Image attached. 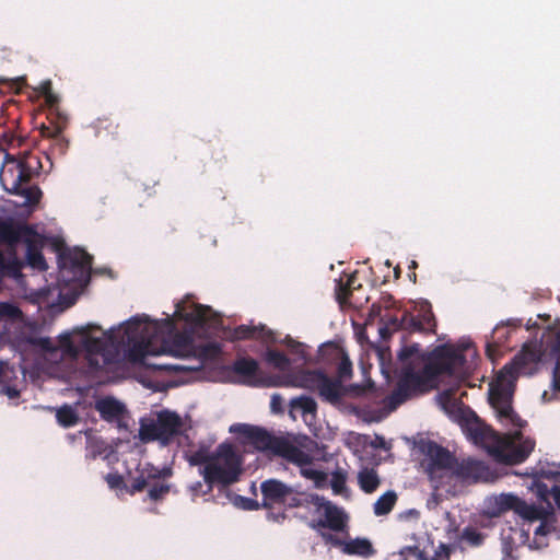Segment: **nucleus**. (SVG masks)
<instances>
[{"label":"nucleus","instance_id":"4be33fe9","mask_svg":"<svg viewBox=\"0 0 560 560\" xmlns=\"http://www.w3.org/2000/svg\"><path fill=\"white\" fill-rule=\"evenodd\" d=\"M23 244L26 246L27 264L34 269L46 271L48 269V265L42 253V242L38 240L37 232L34 230L33 235Z\"/></svg>","mask_w":560,"mask_h":560},{"label":"nucleus","instance_id":"cd10ccee","mask_svg":"<svg viewBox=\"0 0 560 560\" xmlns=\"http://www.w3.org/2000/svg\"><path fill=\"white\" fill-rule=\"evenodd\" d=\"M358 482L362 491L373 493L380 486V478L372 468H363L359 471Z\"/></svg>","mask_w":560,"mask_h":560},{"label":"nucleus","instance_id":"e2e57ef3","mask_svg":"<svg viewBox=\"0 0 560 560\" xmlns=\"http://www.w3.org/2000/svg\"><path fill=\"white\" fill-rule=\"evenodd\" d=\"M271 410L279 412L282 410V398L279 394H273L270 401Z\"/></svg>","mask_w":560,"mask_h":560},{"label":"nucleus","instance_id":"a211bd4d","mask_svg":"<svg viewBox=\"0 0 560 560\" xmlns=\"http://www.w3.org/2000/svg\"><path fill=\"white\" fill-rule=\"evenodd\" d=\"M425 456L430 459L429 469H445L452 467L454 457L450 451L433 441H429L423 448Z\"/></svg>","mask_w":560,"mask_h":560},{"label":"nucleus","instance_id":"e433bc0d","mask_svg":"<svg viewBox=\"0 0 560 560\" xmlns=\"http://www.w3.org/2000/svg\"><path fill=\"white\" fill-rule=\"evenodd\" d=\"M451 553L452 549L448 545L440 544L431 558L427 557L425 552L421 549L416 552L415 557L418 560H451Z\"/></svg>","mask_w":560,"mask_h":560},{"label":"nucleus","instance_id":"39448f33","mask_svg":"<svg viewBox=\"0 0 560 560\" xmlns=\"http://www.w3.org/2000/svg\"><path fill=\"white\" fill-rule=\"evenodd\" d=\"M125 332L128 342L132 343L131 355L135 360H142L150 354L184 357L180 346L186 342V339L182 336H177L172 346L163 345L159 350L154 349L153 345L159 339L160 327L158 322L149 320L148 317L131 318L126 324Z\"/></svg>","mask_w":560,"mask_h":560},{"label":"nucleus","instance_id":"c9c22d12","mask_svg":"<svg viewBox=\"0 0 560 560\" xmlns=\"http://www.w3.org/2000/svg\"><path fill=\"white\" fill-rule=\"evenodd\" d=\"M300 472L304 478L313 480L316 488H324L327 485L328 475L322 470L305 466Z\"/></svg>","mask_w":560,"mask_h":560},{"label":"nucleus","instance_id":"393cba45","mask_svg":"<svg viewBox=\"0 0 560 560\" xmlns=\"http://www.w3.org/2000/svg\"><path fill=\"white\" fill-rule=\"evenodd\" d=\"M176 312L180 314L184 320L196 326L203 327L209 320V313L211 312V308L201 304H192L191 308L187 311L182 307L180 304H177Z\"/></svg>","mask_w":560,"mask_h":560},{"label":"nucleus","instance_id":"3c124183","mask_svg":"<svg viewBox=\"0 0 560 560\" xmlns=\"http://www.w3.org/2000/svg\"><path fill=\"white\" fill-rule=\"evenodd\" d=\"M60 347L69 354L75 355L78 353V348L74 346L71 335L66 332L60 335L59 337Z\"/></svg>","mask_w":560,"mask_h":560},{"label":"nucleus","instance_id":"680f3d73","mask_svg":"<svg viewBox=\"0 0 560 560\" xmlns=\"http://www.w3.org/2000/svg\"><path fill=\"white\" fill-rule=\"evenodd\" d=\"M2 394L7 395L10 399H15L20 396V389L14 385H3Z\"/></svg>","mask_w":560,"mask_h":560},{"label":"nucleus","instance_id":"7c9ffc66","mask_svg":"<svg viewBox=\"0 0 560 560\" xmlns=\"http://www.w3.org/2000/svg\"><path fill=\"white\" fill-rule=\"evenodd\" d=\"M397 501V494L394 491H387L382 494L374 503V514L383 516L388 514Z\"/></svg>","mask_w":560,"mask_h":560},{"label":"nucleus","instance_id":"a878e982","mask_svg":"<svg viewBox=\"0 0 560 560\" xmlns=\"http://www.w3.org/2000/svg\"><path fill=\"white\" fill-rule=\"evenodd\" d=\"M325 372L320 370H304L295 375L294 386L317 393Z\"/></svg>","mask_w":560,"mask_h":560},{"label":"nucleus","instance_id":"4c0bfd02","mask_svg":"<svg viewBox=\"0 0 560 560\" xmlns=\"http://www.w3.org/2000/svg\"><path fill=\"white\" fill-rule=\"evenodd\" d=\"M266 360L268 363L279 370H285L290 365L289 358L283 352L278 350H267Z\"/></svg>","mask_w":560,"mask_h":560},{"label":"nucleus","instance_id":"7ed1b4c3","mask_svg":"<svg viewBox=\"0 0 560 560\" xmlns=\"http://www.w3.org/2000/svg\"><path fill=\"white\" fill-rule=\"evenodd\" d=\"M527 477L535 479L534 486L539 498L549 502L548 500L551 497L560 510V470L550 466L534 468L530 472L527 471ZM535 522H539V524L534 529L533 541L527 545L530 549L538 550L547 547L549 544L548 536L552 533L560 536L557 515L550 503L547 506L527 504V525Z\"/></svg>","mask_w":560,"mask_h":560},{"label":"nucleus","instance_id":"2eb2a0df","mask_svg":"<svg viewBox=\"0 0 560 560\" xmlns=\"http://www.w3.org/2000/svg\"><path fill=\"white\" fill-rule=\"evenodd\" d=\"M502 560H517L521 558L520 549L525 545V529L523 526H509L502 529Z\"/></svg>","mask_w":560,"mask_h":560},{"label":"nucleus","instance_id":"c03bdc74","mask_svg":"<svg viewBox=\"0 0 560 560\" xmlns=\"http://www.w3.org/2000/svg\"><path fill=\"white\" fill-rule=\"evenodd\" d=\"M402 325H405V329L409 331H425L420 318L409 313L402 315Z\"/></svg>","mask_w":560,"mask_h":560},{"label":"nucleus","instance_id":"423d86ee","mask_svg":"<svg viewBox=\"0 0 560 560\" xmlns=\"http://www.w3.org/2000/svg\"><path fill=\"white\" fill-rule=\"evenodd\" d=\"M210 493L214 486L230 487L240 481L243 474V457L231 443H221L212 452V460L199 469Z\"/></svg>","mask_w":560,"mask_h":560},{"label":"nucleus","instance_id":"49530a36","mask_svg":"<svg viewBox=\"0 0 560 560\" xmlns=\"http://www.w3.org/2000/svg\"><path fill=\"white\" fill-rule=\"evenodd\" d=\"M417 316L423 323V328L425 329V332H435L436 322L431 308L424 310Z\"/></svg>","mask_w":560,"mask_h":560},{"label":"nucleus","instance_id":"a18cd8bd","mask_svg":"<svg viewBox=\"0 0 560 560\" xmlns=\"http://www.w3.org/2000/svg\"><path fill=\"white\" fill-rule=\"evenodd\" d=\"M16 378V372L14 366L10 365L7 362L0 361V384L9 385L11 381Z\"/></svg>","mask_w":560,"mask_h":560},{"label":"nucleus","instance_id":"09e8293b","mask_svg":"<svg viewBox=\"0 0 560 560\" xmlns=\"http://www.w3.org/2000/svg\"><path fill=\"white\" fill-rule=\"evenodd\" d=\"M212 460V453H206L203 451L195 452L190 458L189 463L192 466H208Z\"/></svg>","mask_w":560,"mask_h":560},{"label":"nucleus","instance_id":"f03ea898","mask_svg":"<svg viewBox=\"0 0 560 560\" xmlns=\"http://www.w3.org/2000/svg\"><path fill=\"white\" fill-rule=\"evenodd\" d=\"M465 347L456 348L450 343L436 346L424 352L419 343L404 346L397 353L400 371L392 399L396 404L429 393L438 386L439 377L453 376L459 372L466 358Z\"/></svg>","mask_w":560,"mask_h":560},{"label":"nucleus","instance_id":"6ab92c4d","mask_svg":"<svg viewBox=\"0 0 560 560\" xmlns=\"http://www.w3.org/2000/svg\"><path fill=\"white\" fill-rule=\"evenodd\" d=\"M488 471L487 466L480 462L475 459H466L457 463L454 468V474L456 477L464 481H472L477 482L480 479L486 477Z\"/></svg>","mask_w":560,"mask_h":560},{"label":"nucleus","instance_id":"0e129e2a","mask_svg":"<svg viewBox=\"0 0 560 560\" xmlns=\"http://www.w3.org/2000/svg\"><path fill=\"white\" fill-rule=\"evenodd\" d=\"M202 488H203V483L201 481H196L189 486V490L194 498L198 497L200 494H206L205 493L206 490H203Z\"/></svg>","mask_w":560,"mask_h":560},{"label":"nucleus","instance_id":"ea45409f","mask_svg":"<svg viewBox=\"0 0 560 560\" xmlns=\"http://www.w3.org/2000/svg\"><path fill=\"white\" fill-rule=\"evenodd\" d=\"M51 122L55 125L54 132L61 135L68 125V115L59 108L49 113Z\"/></svg>","mask_w":560,"mask_h":560},{"label":"nucleus","instance_id":"1a4fd4ad","mask_svg":"<svg viewBox=\"0 0 560 560\" xmlns=\"http://www.w3.org/2000/svg\"><path fill=\"white\" fill-rule=\"evenodd\" d=\"M182 429L183 420L178 413L162 410L156 415L155 420L141 421L139 438L144 443L159 441L163 445H167L182 433Z\"/></svg>","mask_w":560,"mask_h":560},{"label":"nucleus","instance_id":"b1692460","mask_svg":"<svg viewBox=\"0 0 560 560\" xmlns=\"http://www.w3.org/2000/svg\"><path fill=\"white\" fill-rule=\"evenodd\" d=\"M343 387L340 380L330 378L326 373L317 390L318 396L330 404H337L342 397Z\"/></svg>","mask_w":560,"mask_h":560},{"label":"nucleus","instance_id":"0eeeda50","mask_svg":"<svg viewBox=\"0 0 560 560\" xmlns=\"http://www.w3.org/2000/svg\"><path fill=\"white\" fill-rule=\"evenodd\" d=\"M34 228L15 222L13 219L0 218V284L3 278L22 277L24 262L19 258L16 247L28 241Z\"/></svg>","mask_w":560,"mask_h":560},{"label":"nucleus","instance_id":"a19ab883","mask_svg":"<svg viewBox=\"0 0 560 560\" xmlns=\"http://www.w3.org/2000/svg\"><path fill=\"white\" fill-rule=\"evenodd\" d=\"M42 93L45 98V103L48 106L49 113L59 108V96L51 91V83L49 81L42 84Z\"/></svg>","mask_w":560,"mask_h":560},{"label":"nucleus","instance_id":"603ef678","mask_svg":"<svg viewBox=\"0 0 560 560\" xmlns=\"http://www.w3.org/2000/svg\"><path fill=\"white\" fill-rule=\"evenodd\" d=\"M51 136L55 140L52 151L60 155L65 154L69 145L68 140H66L61 135H58L57 132H52Z\"/></svg>","mask_w":560,"mask_h":560},{"label":"nucleus","instance_id":"13d9d810","mask_svg":"<svg viewBox=\"0 0 560 560\" xmlns=\"http://www.w3.org/2000/svg\"><path fill=\"white\" fill-rule=\"evenodd\" d=\"M526 351H527V362L530 360V361H535V360H540V355H537L536 357V343L535 342H528L527 341V348H526ZM542 341H540L539 343V349H538V353L541 354L542 353Z\"/></svg>","mask_w":560,"mask_h":560},{"label":"nucleus","instance_id":"bf43d9fd","mask_svg":"<svg viewBox=\"0 0 560 560\" xmlns=\"http://www.w3.org/2000/svg\"><path fill=\"white\" fill-rule=\"evenodd\" d=\"M149 368H152L158 371H174V372H180L186 371L187 368L182 365H171V364H147Z\"/></svg>","mask_w":560,"mask_h":560},{"label":"nucleus","instance_id":"4d7b16f0","mask_svg":"<svg viewBox=\"0 0 560 560\" xmlns=\"http://www.w3.org/2000/svg\"><path fill=\"white\" fill-rule=\"evenodd\" d=\"M148 468H149V471L151 475H155L153 476V480H160V479H165V478H168L171 477L172 475V469L171 468H163V469H160V468H156L150 464H147Z\"/></svg>","mask_w":560,"mask_h":560},{"label":"nucleus","instance_id":"052dcab7","mask_svg":"<svg viewBox=\"0 0 560 560\" xmlns=\"http://www.w3.org/2000/svg\"><path fill=\"white\" fill-rule=\"evenodd\" d=\"M552 389L560 393V361L557 360L552 371Z\"/></svg>","mask_w":560,"mask_h":560},{"label":"nucleus","instance_id":"f704fd0d","mask_svg":"<svg viewBox=\"0 0 560 560\" xmlns=\"http://www.w3.org/2000/svg\"><path fill=\"white\" fill-rule=\"evenodd\" d=\"M148 488V498L154 502L163 500L171 491V486L160 480L151 481Z\"/></svg>","mask_w":560,"mask_h":560},{"label":"nucleus","instance_id":"9b49d317","mask_svg":"<svg viewBox=\"0 0 560 560\" xmlns=\"http://www.w3.org/2000/svg\"><path fill=\"white\" fill-rule=\"evenodd\" d=\"M232 433H235L252 444L256 450L269 452L273 455L278 452V446L281 444L283 438H277L268 432L265 428L257 425L237 423L230 428Z\"/></svg>","mask_w":560,"mask_h":560},{"label":"nucleus","instance_id":"dca6fc26","mask_svg":"<svg viewBox=\"0 0 560 560\" xmlns=\"http://www.w3.org/2000/svg\"><path fill=\"white\" fill-rule=\"evenodd\" d=\"M516 329L509 325H498L492 330L490 340L487 342L486 352L490 359H494L495 355L510 350V339Z\"/></svg>","mask_w":560,"mask_h":560},{"label":"nucleus","instance_id":"774afa93","mask_svg":"<svg viewBox=\"0 0 560 560\" xmlns=\"http://www.w3.org/2000/svg\"><path fill=\"white\" fill-rule=\"evenodd\" d=\"M552 351L556 353L557 355V361H560V331H558L556 334V337H555V341H553V345H552Z\"/></svg>","mask_w":560,"mask_h":560},{"label":"nucleus","instance_id":"bb28decb","mask_svg":"<svg viewBox=\"0 0 560 560\" xmlns=\"http://www.w3.org/2000/svg\"><path fill=\"white\" fill-rule=\"evenodd\" d=\"M372 542L366 538L350 539L343 547V553L349 556H358L362 558H370L375 555Z\"/></svg>","mask_w":560,"mask_h":560},{"label":"nucleus","instance_id":"aec40b11","mask_svg":"<svg viewBox=\"0 0 560 560\" xmlns=\"http://www.w3.org/2000/svg\"><path fill=\"white\" fill-rule=\"evenodd\" d=\"M288 462L298 465L301 469L302 467L308 466L312 464L313 458L310 454L295 446L291 442L285 439H282L281 444L278 446V452L276 454Z\"/></svg>","mask_w":560,"mask_h":560},{"label":"nucleus","instance_id":"9d476101","mask_svg":"<svg viewBox=\"0 0 560 560\" xmlns=\"http://www.w3.org/2000/svg\"><path fill=\"white\" fill-rule=\"evenodd\" d=\"M226 372L233 375L232 382L250 387H272L277 384L262 374L259 362L249 357H237L232 364L226 368Z\"/></svg>","mask_w":560,"mask_h":560},{"label":"nucleus","instance_id":"c756f323","mask_svg":"<svg viewBox=\"0 0 560 560\" xmlns=\"http://www.w3.org/2000/svg\"><path fill=\"white\" fill-rule=\"evenodd\" d=\"M153 476L154 475L150 474L149 468L145 465V467L140 470L139 475L132 479L130 486L126 487L127 492L133 495L137 492L143 491L148 488L150 482L153 481Z\"/></svg>","mask_w":560,"mask_h":560},{"label":"nucleus","instance_id":"f8f14e48","mask_svg":"<svg viewBox=\"0 0 560 560\" xmlns=\"http://www.w3.org/2000/svg\"><path fill=\"white\" fill-rule=\"evenodd\" d=\"M508 511H513L525 521V500L513 493H501L488 497L483 503V514L493 518L500 517Z\"/></svg>","mask_w":560,"mask_h":560},{"label":"nucleus","instance_id":"72a5a7b5","mask_svg":"<svg viewBox=\"0 0 560 560\" xmlns=\"http://www.w3.org/2000/svg\"><path fill=\"white\" fill-rule=\"evenodd\" d=\"M293 409H299L303 415H315L317 411V404L314 398L310 396L295 397L290 402Z\"/></svg>","mask_w":560,"mask_h":560},{"label":"nucleus","instance_id":"79ce46f5","mask_svg":"<svg viewBox=\"0 0 560 560\" xmlns=\"http://www.w3.org/2000/svg\"><path fill=\"white\" fill-rule=\"evenodd\" d=\"M22 316V311L14 304L9 302H0V319H19Z\"/></svg>","mask_w":560,"mask_h":560},{"label":"nucleus","instance_id":"c85d7f7f","mask_svg":"<svg viewBox=\"0 0 560 560\" xmlns=\"http://www.w3.org/2000/svg\"><path fill=\"white\" fill-rule=\"evenodd\" d=\"M56 419L61 427L70 428L79 422L80 417L72 406L66 404L56 410Z\"/></svg>","mask_w":560,"mask_h":560},{"label":"nucleus","instance_id":"4468645a","mask_svg":"<svg viewBox=\"0 0 560 560\" xmlns=\"http://www.w3.org/2000/svg\"><path fill=\"white\" fill-rule=\"evenodd\" d=\"M261 508L270 510L276 504H285L293 489L278 479H267L261 482Z\"/></svg>","mask_w":560,"mask_h":560},{"label":"nucleus","instance_id":"ddd939ff","mask_svg":"<svg viewBox=\"0 0 560 560\" xmlns=\"http://www.w3.org/2000/svg\"><path fill=\"white\" fill-rule=\"evenodd\" d=\"M92 256L84 249L74 248L63 252L59 256V266L62 270L72 272V279L86 277L92 267Z\"/></svg>","mask_w":560,"mask_h":560},{"label":"nucleus","instance_id":"864d4df0","mask_svg":"<svg viewBox=\"0 0 560 560\" xmlns=\"http://www.w3.org/2000/svg\"><path fill=\"white\" fill-rule=\"evenodd\" d=\"M105 480L110 489H121L126 488L124 478L118 472L115 474H107L105 477Z\"/></svg>","mask_w":560,"mask_h":560},{"label":"nucleus","instance_id":"8fccbe9b","mask_svg":"<svg viewBox=\"0 0 560 560\" xmlns=\"http://www.w3.org/2000/svg\"><path fill=\"white\" fill-rule=\"evenodd\" d=\"M399 329H405V325H402V318L398 319L397 317H390L387 325L380 328V334L382 337H386V335H389L392 331H397Z\"/></svg>","mask_w":560,"mask_h":560},{"label":"nucleus","instance_id":"473e14b6","mask_svg":"<svg viewBox=\"0 0 560 560\" xmlns=\"http://www.w3.org/2000/svg\"><path fill=\"white\" fill-rule=\"evenodd\" d=\"M486 537V534L472 526H466L460 534V540L475 548L483 545Z\"/></svg>","mask_w":560,"mask_h":560},{"label":"nucleus","instance_id":"6e6d98bb","mask_svg":"<svg viewBox=\"0 0 560 560\" xmlns=\"http://www.w3.org/2000/svg\"><path fill=\"white\" fill-rule=\"evenodd\" d=\"M236 500L241 502L240 506L247 511H255L261 506V503H258V501L242 495H237Z\"/></svg>","mask_w":560,"mask_h":560},{"label":"nucleus","instance_id":"58836bf2","mask_svg":"<svg viewBox=\"0 0 560 560\" xmlns=\"http://www.w3.org/2000/svg\"><path fill=\"white\" fill-rule=\"evenodd\" d=\"M347 472L338 468L331 474L330 486L335 494H342L347 491Z\"/></svg>","mask_w":560,"mask_h":560},{"label":"nucleus","instance_id":"de8ad7c7","mask_svg":"<svg viewBox=\"0 0 560 560\" xmlns=\"http://www.w3.org/2000/svg\"><path fill=\"white\" fill-rule=\"evenodd\" d=\"M354 280V277H350L346 283H342V281H339L338 283V291H337V299L340 303H343L348 301L350 295L352 294V282Z\"/></svg>","mask_w":560,"mask_h":560},{"label":"nucleus","instance_id":"5701e85b","mask_svg":"<svg viewBox=\"0 0 560 560\" xmlns=\"http://www.w3.org/2000/svg\"><path fill=\"white\" fill-rule=\"evenodd\" d=\"M95 409L101 418L107 422L119 421L126 412L124 404L113 397H105L96 401Z\"/></svg>","mask_w":560,"mask_h":560},{"label":"nucleus","instance_id":"f3484780","mask_svg":"<svg viewBox=\"0 0 560 560\" xmlns=\"http://www.w3.org/2000/svg\"><path fill=\"white\" fill-rule=\"evenodd\" d=\"M318 506L324 509V517L318 520L317 526L328 528L334 532H342L347 526V515L341 509L331 502L319 503Z\"/></svg>","mask_w":560,"mask_h":560},{"label":"nucleus","instance_id":"5fc2aeb1","mask_svg":"<svg viewBox=\"0 0 560 560\" xmlns=\"http://www.w3.org/2000/svg\"><path fill=\"white\" fill-rule=\"evenodd\" d=\"M322 538L325 544H327V545L329 544L334 547L340 548L341 551L343 552V547L347 541L340 539L339 537H337L336 535H334L331 533H322Z\"/></svg>","mask_w":560,"mask_h":560},{"label":"nucleus","instance_id":"69168bd1","mask_svg":"<svg viewBox=\"0 0 560 560\" xmlns=\"http://www.w3.org/2000/svg\"><path fill=\"white\" fill-rule=\"evenodd\" d=\"M420 548L418 546H406V547H402L399 551V558L401 559H406V556L407 555H411V556H415L416 552H418Z\"/></svg>","mask_w":560,"mask_h":560},{"label":"nucleus","instance_id":"6e6552de","mask_svg":"<svg viewBox=\"0 0 560 560\" xmlns=\"http://www.w3.org/2000/svg\"><path fill=\"white\" fill-rule=\"evenodd\" d=\"M101 330L95 324H88L74 329L82 336L81 347L85 351L88 364L93 370H100L110 362L114 339L112 332H103L101 337H93L92 332Z\"/></svg>","mask_w":560,"mask_h":560},{"label":"nucleus","instance_id":"f257e3e1","mask_svg":"<svg viewBox=\"0 0 560 560\" xmlns=\"http://www.w3.org/2000/svg\"><path fill=\"white\" fill-rule=\"evenodd\" d=\"M523 366H525V343L521 346L514 360L503 366L489 388V402L499 419L511 423L517 430L513 433L500 434L481 423H475L468 428L469 436L475 444L486 448L497 462L506 465L525 460V440L521 430L523 423L512 408L515 381Z\"/></svg>","mask_w":560,"mask_h":560},{"label":"nucleus","instance_id":"20e7f679","mask_svg":"<svg viewBox=\"0 0 560 560\" xmlns=\"http://www.w3.org/2000/svg\"><path fill=\"white\" fill-rule=\"evenodd\" d=\"M42 168L39 158L27 152L16 158H8L0 171V182L4 190L21 196L24 206H35L42 198V191L36 185H30L34 175Z\"/></svg>","mask_w":560,"mask_h":560},{"label":"nucleus","instance_id":"2f4dec72","mask_svg":"<svg viewBox=\"0 0 560 560\" xmlns=\"http://www.w3.org/2000/svg\"><path fill=\"white\" fill-rule=\"evenodd\" d=\"M318 353H319L322 361L325 363L338 362L339 359L343 354H346L345 350L339 345H337L335 342L324 343L319 348Z\"/></svg>","mask_w":560,"mask_h":560},{"label":"nucleus","instance_id":"37998d69","mask_svg":"<svg viewBox=\"0 0 560 560\" xmlns=\"http://www.w3.org/2000/svg\"><path fill=\"white\" fill-rule=\"evenodd\" d=\"M337 375L341 382L352 376V362L348 354H343L338 361Z\"/></svg>","mask_w":560,"mask_h":560},{"label":"nucleus","instance_id":"338daca9","mask_svg":"<svg viewBox=\"0 0 560 560\" xmlns=\"http://www.w3.org/2000/svg\"><path fill=\"white\" fill-rule=\"evenodd\" d=\"M267 518L272 522L281 523L287 518V515L283 512H281V513L269 512L267 514Z\"/></svg>","mask_w":560,"mask_h":560},{"label":"nucleus","instance_id":"412c9836","mask_svg":"<svg viewBox=\"0 0 560 560\" xmlns=\"http://www.w3.org/2000/svg\"><path fill=\"white\" fill-rule=\"evenodd\" d=\"M272 331L266 330L265 326L240 325L229 331L228 339L232 342L241 340L262 339L270 340Z\"/></svg>","mask_w":560,"mask_h":560}]
</instances>
